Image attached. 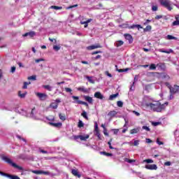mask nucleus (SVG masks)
Returning a JSON list of instances; mask_svg holds the SVG:
<instances>
[{
    "instance_id": "nucleus-58",
    "label": "nucleus",
    "mask_w": 179,
    "mask_h": 179,
    "mask_svg": "<svg viewBox=\"0 0 179 179\" xmlns=\"http://www.w3.org/2000/svg\"><path fill=\"white\" fill-rule=\"evenodd\" d=\"M76 7H78V4L70 6L67 7V9H72L73 8H76Z\"/></svg>"
},
{
    "instance_id": "nucleus-59",
    "label": "nucleus",
    "mask_w": 179,
    "mask_h": 179,
    "mask_svg": "<svg viewBox=\"0 0 179 179\" xmlns=\"http://www.w3.org/2000/svg\"><path fill=\"white\" fill-rule=\"evenodd\" d=\"M43 171H34V174H42Z\"/></svg>"
},
{
    "instance_id": "nucleus-47",
    "label": "nucleus",
    "mask_w": 179,
    "mask_h": 179,
    "mask_svg": "<svg viewBox=\"0 0 179 179\" xmlns=\"http://www.w3.org/2000/svg\"><path fill=\"white\" fill-rule=\"evenodd\" d=\"M117 107H122V106H124V103L121 101H118L117 102Z\"/></svg>"
},
{
    "instance_id": "nucleus-61",
    "label": "nucleus",
    "mask_w": 179,
    "mask_h": 179,
    "mask_svg": "<svg viewBox=\"0 0 179 179\" xmlns=\"http://www.w3.org/2000/svg\"><path fill=\"white\" fill-rule=\"evenodd\" d=\"M65 90L67 93H71L72 92V90L71 88H65Z\"/></svg>"
},
{
    "instance_id": "nucleus-33",
    "label": "nucleus",
    "mask_w": 179,
    "mask_h": 179,
    "mask_svg": "<svg viewBox=\"0 0 179 179\" xmlns=\"http://www.w3.org/2000/svg\"><path fill=\"white\" fill-rule=\"evenodd\" d=\"M28 80H37V76H31L28 77Z\"/></svg>"
},
{
    "instance_id": "nucleus-18",
    "label": "nucleus",
    "mask_w": 179,
    "mask_h": 179,
    "mask_svg": "<svg viewBox=\"0 0 179 179\" xmlns=\"http://www.w3.org/2000/svg\"><path fill=\"white\" fill-rule=\"evenodd\" d=\"M50 108H53V110H57L58 108V103L57 102H52L50 104Z\"/></svg>"
},
{
    "instance_id": "nucleus-19",
    "label": "nucleus",
    "mask_w": 179,
    "mask_h": 179,
    "mask_svg": "<svg viewBox=\"0 0 179 179\" xmlns=\"http://www.w3.org/2000/svg\"><path fill=\"white\" fill-rule=\"evenodd\" d=\"M159 52H164L165 54H171L173 52V50L169 49V50H164V49H159Z\"/></svg>"
},
{
    "instance_id": "nucleus-40",
    "label": "nucleus",
    "mask_w": 179,
    "mask_h": 179,
    "mask_svg": "<svg viewBox=\"0 0 179 179\" xmlns=\"http://www.w3.org/2000/svg\"><path fill=\"white\" fill-rule=\"evenodd\" d=\"M42 174L44 176H52V173H51L50 171H42Z\"/></svg>"
},
{
    "instance_id": "nucleus-53",
    "label": "nucleus",
    "mask_w": 179,
    "mask_h": 179,
    "mask_svg": "<svg viewBox=\"0 0 179 179\" xmlns=\"http://www.w3.org/2000/svg\"><path fill=\"white\" fill-rule=\"evenodd\" d=\"M15 71H16V67L15 66H12L11 69H10L11 73H15Z\"/></svg>"
},
{
    "instance_id": "nucleus-52",
    "label": "nucleus",
    "mask_w": 179,
    "mask_h": 179,
    "mask_svg": "<svg viewBox=\"0 0 179 179\" xmlns=\"http://www.w3.org/2000/svg\"><path fill=\"white\" fill-rule=\"evenodd\" d=\"M173 26H179V21L177 20L172 23Z\"/></svg>"
},
{
    "instance_id": "nucleus-10",
    "label": "nucleus",
    "mask_w": 179,
    "mask_h": 179,
    "mask_svg": "<svg viewBox=\"0 0 179 179\" xmlns=\"http://www.w3.org/2000/svg\"><path fill=\"white\" fill-rule=\"evenodd\" d=\"M101 47L102 46L100 44L97 43L96 45L87 46L86 48L89 51H92V50H96V48H101Z\"/></svg>"
},
{
    "instance_id": "nucleus-4",
    "label": "nucleus",
    "mask_w": 179,
    "mask_h": 179,
    "mask_svg": "<svg viewBox=\"0 0 179 179\" xmlns=\"http://www.w3.org/2000/svg\"><path fill=\"white\" fill-rule=\"evenodd\" d=\"M72 99H73V100H76L73 103H77V104H83V106H85V107H89V103H87V102L79 100V96H72Z\"/></svg>"
},
{
    "instance_id": "nucleus-5",
    "label": "nucleus",
    "mask_w": 179,
    "mask_h": 179,
    "mask_svg": "<svg viewBox=\"0 0 179 179\" xmlns=\"http://www.w3.org/2000/svg\"><path fill=\"white\" fill-rule=\"evenodd\" d=\"M122 26L126 29H138V30H140V29H143L141 24H133L129 26L128 24H124Z\"/></svg>"
},
{
    "instance_id": "nucleus-36",
    "label": "nucleus",
    "mask_w": 179,
    "mask_h": 179,
    "mask_svg": "<svg viewBox=\"0 0 179 179\" xmlns=\"http://www.w3.org/2000/svg\"><path fill=\"white\" fill-rule=\"evenodd\" d=\"M59 117L62 121H65V120H66L65 115H62L61 113L59 114Z\"/></svg>"
},
{
    "instance_id": "nucleus-27",
    "label": "nucleus",
    "mask_w": 179,
    "mask_h": 179,
    "mask_svg": "<svg viewBox=\"0 0 179 179\" xmlns=\"http://www.w3.org/2000/svg\"><path fill=\"white\" fill-rule=\"evenodd\" d=\"M81 115L85 120H89V117H87V113H86V111L83 110V113H81Z\"/></svg>"
},
{
    "instance_id": "nucleus-63",
    "label": "nucleus",
    "mask_w": 179,
    "mask_h": 179,
    "mask_svg": "<svg viewBox=\"0 0 179 179\" xmlns=\"http://www.w3.org/2000/svg\"><path fill=\"white\" fill-rule=\"evenodd\" d=\"M103 134L106 136H108V133L107 132V129H103Z\"/></svg>"
},
{
    "instance_id": "nucleus-16",
    "label": "nucleus",
    "mask_w": 179,
    "mask_h": 179,
    "mask_svg": "<svg viewBox=\"0 0 179 179\" xmlns=\"http://www.w3.org/2000/svg\"><path fill=\"white\" fill-rule=\"evenodd\" d=\"M71 173L73 174V176H75V177H78V178H80V177H82V176L79 173V172L76 169H72Z\"/></svg>"
},
{
    "instance_id": "nucleus-43",
    "label": "nucleus",
    "mask_w": 179,
    "mask_h": 179,
    "mask_svg": "<svg viewBox=\"0 0 179 179\" xmlns=\"http://www.w3.org/2000/svg\"><path fill=\"white\" fill-rule=\"evenodd\" d=\"M31 83H30V81L29 82H24V85H23V89H27V85H30Z\"/></svg>"
},
{
    "instance_id": "nucleus-29",
    "label": "nucleus",
    "mask_w": 179,
    "mask_h": 179,
    "mask_svg": "<svg viewBox=\"0 0 179 179\" xmlns=\"http://www.w3.org/2000/svg\"><path fill=\"white\" fill-rule=\"evenodd\" d=\"M118 97V93L112 94L109 96V100H114V99H117Z\"/></svg>"
},
{
    "instance_id": "nucleus-46",
    "label": "nucleus",
    "mask_w": 179,
    "mask_h": 179,
    "mask_svg": "<svg viewBox=\"0 0 179 179\" xmlns=\"http://www.w3.org/2000/svg\"><path fill=\"white\" fill-rule=\"evenodd\" d=\"M96 132V135L97 136V138L101 141V135L100 134V131H95Z\"/></svg>"
},
{
    "instance_id": "nucleus-56",
    "label": "nucleus",
    "mask_w": 179,
    "mask_h": 179,
    "mask_svg": "<svg viewBox=\"0 0 179 179\" xmlns=\"http://www.w3.org/2000/svg\"><path fill=\"white\" fill-rule=\"evenodd\" d=\"M133 114H135L136 117H139V115H141V113H139V112H137L136 110H133Z\"/></svg>"
},
{
    "instance_id": "nucleus-25",
    "label": "nucleus",
    "mask_w": 179,
    "mask_h": 179,
    "mask_svg": "<svg viewBox=\"0 0 179 179\" xmlns=\"http://www.w3.org/2000/svg\"><path fill=\"white\" fill-rule=\"evenodd\" d=\"M85 78H86V79H87V80H88V82H90V83L94 84V80H93V77L87 76H85Z\"/></svg>"
},
{
    "instance_id": "nucleus-8",
    "label": "nucleus",
    "mask_w": 179,
    "mask_h": 179,
    "mask_svg": "<svg viewBox=\"0 0 179 179\" xmlns=\"http://www.w3.org/2000/svg\"><path fill=\"white\" fill-rule=\"evenodd\" d=\"M36 114H37V109H36V108H33L28 114L25 115V116L30 117L31 118H36Z\"/></svg>"
},
{
    "instance_id": "nucleus-62",
    "label": "nucleus",
    "mask_w": 179,
    "mask_h": 179,
    "mask_svg": "<svg viewBox=\"0 0 179 179\" xmlns=\"http://www.w3.org/2000/svg\"><path fill=\"white\" fill-rule=\"evenodd\" d=\"M18 96L20 99H23V94H22V91L18 92Z\"/></svg>"
},
{
    "instance_id": "nucleus-21",
    "label": "nucleus",
    "mask_w": 179,
    "mask_h": 179,
    "mask_svg": "<svg viewBox=\"0 0 179 179\" xmlns=\"http://www.w3.org/2000/svg\"><path fill=\"white\" fill-rule=\"evenodd\" d=\"M117 114H118V112L115 111V110H113L108 113V115H109V117H111L112 118L115 117V115H117Z\"/></svg>"
},
{
    "instance_id": "nucleus-7",
    "label": "nucleus",
    "mask_w": 179,
    "mask_h": 179,
    "mask_svg": "<svg viewBox=\"0 0 179 179\" xmlns=\"http://www.w3.org/2000/svg\"><path fill=\"white\" fill-rule=\"evenodd\" d=\"M36 95L41 101H45V100L48 99V95H47V94L37 92Z\"/></svg>"
},
{
    "instance_id": "nucleus-54",
    "label": "nucleus",
    "mask_w": 179,
    "mask_h": 179,
    "mask_svg": "<svg viewBox=\"0 0 179 179\" xmlns=\"http://www.w3.org/2000/svg\"><path fill=\"white\" fill-rule=\"evenodd\" d=\"M135 82H134L130 87V90H131L132 92H134V90H135Z\"/></svg>"
},
{
    "instance_id": "nucleus-9",
    "label": "nucleus",
    "mask_w": 179,
    "mask_h": 179,
    "mask_svg": "<svg viewBox=\"0 0 179 179\" xmlns=\"http://www.w3.org/2000/svg\"><path fill=\"white\" fill-rule=\"evenodd\" d=\"M34 36H36V32L34 31L27 32L23 35V37H28V38H33Z\"/></svg>"
},
{
    "instance_id": "nucleus-23",
    "label": "nucleus",
    "mask_w": 179,
    "mask_h": 179,
    "mask_svg": "<svg viewBox=\"0 0 179 179\" xmlns=\"http://www.w3.org/2000/svg\"><path fill=\"white\" fill-rule=\"evenodd\" d=\"M78 90H79V92H83V93H88L89 92V90L84 87H78Z\"/></svg>"
},
{
    "instance_id": "nucleus-24",
    "label": "nucleus",
    "mask_w": 179,
    "mask_h": 179,
    "mask_svg": "<svg viewBox=\"0 0 179 179\" xmlns=\"http://www.w3.org/2000/svg\"><path fill=\"white\" fill-rule=\"evenodd\" d=\"M89 138H90L89 134H86L85 136L80 135V141H86L87 139H89Z\"/></svg>"
},
{
    "instance_id": "nucleus-38",
    "label": "nucleus",
    "mask_w": 179,
    "mask_h": 179,
    "mask_svg": "<svg viewBox=\"0 0 179 179\" xmlns=\"http://www.w3.org/2000/svg\"><path fill=\"white\" fill-rule=\"evenodd\" d=\"M144 163H147L148 164H150L151 163H153V159H147L143 161Z\"/></svg>"
},
{
    "instance_id": "nucleus-64",
    "label": "nucleus",
    "mask_w": 179,
    "mask_h": 179,
    "mask_svg": "<svg viewBox=\"0 0 179 179\" xmlns=\"http://www.w3.org/2000/svg\"><path fill=\"white\" fill-rule=\"evenodd\" d=\"M139 145V140L134 141V146H138Z\"/></svg>"
},
{
    "instance_id": "nucleus-30",
    "label": "nucleus",
    "mask_w": 179,
    "mask_h": 179,
    "mask_svg": "<svg viewBox=\"0 0 179 179\" xmlns=\"http://www.w3.org/2000/svg\"><path fill=\"white\" fill-rule=\"evenodd\" d=\"M124 45V41H118L115 43V45L117 47H121V45Z\"/></svg>"
},
{
    "instance_id": "nucleus-26",
    "label": "nucleus",
    "mask_w": 179,
    "mask_h": 179,
    "mask_svg": "<svg viewBox=\"0 0 179 179\" xmlns=\"http://www.w3.org/2000/svg\"><path fill=\"white\" fill-rule=\"evenodd\" d=\"M150 30H152V26H150V25H148L145 28L143 29V31L145 33H146L148 31H150Z\"/></svg>"
},
{
    "instance_id": "nucleus-41",
    "label": "nucleus",
    "mask_w": 179,
    "mask_h": 179,
    "mask_svg": "<svg viewBox=\"0 0 179 179\" xmlns=\"http://www.w3.org/2000/svg\"><path fill=\"white\" fill-rule=\"evenodd\" d=\"M53 50L55 51H59V50H61V46L60 45H54Z\"/></svg>"
},
{
    "instance_id": "nucleus-6",
    "label": "nucleus",
    "mask_w": 179,
    "mask_h": 179,
    "mask_svg": "<svg viewBox=\"0 0 179 179\" xmlns=\"http://www.w3.org/2000/svg\"><path fill=\"white\" fill-rule=\"evenodd\" d=\"M0 174L1 176H3L4 177H7L8 178H10V179H20V178L17 176L11 175L2 171H0Z\"/></svg>"
},
{
    "instance_id": "nucleus-11",
    "label": "nucleus",
    "mask_w": 179,
    "mask_h": 179,
    "mask_svg": "<svg viewBox=\"0 0 179 179\" xmlns=\"http://www.w3.org/2000/svg\"><path fill=\"white\" fill-rule=\"evenodd\" d=\"M94 97L99 99V100H103L104 99V95L102 94L100 92H96L94 93Z\"/></svg>"
},
{
    "instance_id": "nucleus-42",
    "label": "nucleus",
    "mask_w": 179,
    "mask_h": 179,
    "mask_svg": "<svg viewBox=\"0 0 179 179\" xmlns=\"http://www.w3.org/2000/svg\"><path fill=\"white\" fill-rule=\"evenodd\" d=\"M101 155H104V156H107V157L113 156V154L106 152H101Z\"/></svg>"
},
{
    "instance_id": "nucleus-17",
    "label": "nucleus",
    "mask_w": 179,
    "mask_h": 179,
    "mask_svg": "<svg viewBox=\"0 0 179 179\" xmlns=\"http://www.w3.org/2000/svg\"><path fill=\"white\" fill-rule=\"evenodd\" d=\"M50 124L52 125V127H55V128H61V127H62V123L61 122H57V123L50 122Z\"/></svg>"
},
{
    "instance_id": "nucleus-35",
    "label": "nucleus",
    "mask_w": 179,
    "mask_h": 179,
    "mask_svg": "<svg viewBox=\"0 0 179 179\" xmlns=\"http://www.w3.org/2000/svg\"><path fill=\"white\" fill-rule=\"evenodd\" d=\"M124 162H126L127 163H135V159H129L128 158H124Z\"/></svg>"
},
{
    "instance_id": "nucleus-15",
    "label": "nucleus",
    "mask_w": 179,
    "mask_h": 179,
    "mask_svg": "<svg viewBox=\"0 0 179 179\" xmlns=\"http://www.w3.org/2000/svg\"><path fill=\"white\" fill-rule=\"evenodd\" d=\"M83 97H84L85 101H87L89 103V104H93V98L92 97H90V96H86V95H85Z\"/></svg>"
},
{
    "instance_id": "nucleus-13",
    "label": "nucleus",
    "mask_w": 179,
    "mask_h": 179,
    "mask_svg": "<svg viewBox=\"0 0 179 179\" xmlns=\"http://www.w3.org/2000/svg\"><path fill=\"white\" fill-rule=\"evenodd\" d=\"M147 170H157V165L156 164H147L145 165Z\"/></svg>"
},
{
    "instance_id": "nucleus-31",
    "label": "nucleus",
    "mask_w": 179,
    "mask_h": 179,
    "mask_svg": "<svg viewBox=\"0 0 179 179\" xmlns=\"http://www.w3.org/2000/svg\"><path fill=\"white\" fill-rule=\"evenodd\" d=\"M44 89H46V90H48V92H52V87L50 85H44Z\"/></svg>"
},
{
    "instance_id": "nucleus-22",
    "label": "nucleus",
    "mask_w": 179,
    "mask_h": 179,
    "mask_svg": "<svg viewBox=\"0 0 179 179\" xmlns=\"http://www.w3.org/2000/svg\"><path fill=\"white\" fill-rule=\"evenodd\" d=\"M92 20H93L92 18L88 19L87 21H84V22H81V24H86L84 25V27H87L89 23H90V22H92Z\"/></svg>"
},
{
    "instance_id": "nucleus-1",
    "label": "nucleus",
    "mask_w": 179,
    "mask_h": 179,
    "mask_svg": "<svg viewBox=\"0 0 179 179\" xmlns=\"http://www.w3.org/2000/svg\"><path fill=\"white\" fill-rule=\"evenodd\" d=\"M146 107L150 108L152 111H156L157 113H162L163 110L166 108V106H169V102H165L162 104L159 101L155 103H145Z\"/></svg>"
},
{
    "instance_id": "nucleus-14",
    "label": "nucleus",
    "mask_w": 179,
    "mask_h": 179,
    "mask_svg": "<svg viewBox=\"0 0 179 179\" xmlns=\"http://www.w3.org/2000/svg\"><path fill=\"white\" fill-rule=\"evenodd\" d=\"M124 38H126V40L129 41V44H131L132 41H134V39L132 38V36L129 34H125Z\"/></svg>"
},
{
    "instance_id": "nucleus-12",
    "label": "nucleus",
    "mask_w": 179,
    "mask_h": 179,
    "mask_svg": "<svg viewBox=\"0 0 179 179\" xmlns=\"http://www.w3.org/2000/svg\"><path fill=\"white\" fill-rule=\"evenodd\" d=\"M170 90H171V93H172V94H176V93H178L179 86L174 85L173 87L170 88Z\"/></svg>"
},
{
    "instance_id": "nucleus-45",
    "label": "nucleus",
    "mask_w": 179,
    "mask_h": 179,
    "mask_svg": "<svg viewBox=\"0 0 179 179\" xmlns=\"http://www.w3.org/2000/svg\"><path fill=\"white\" fill-rule=\"evenodd\" d=\"M142 129H145L147 132H150V128H149L148 126H143Z\"/></svg>"
},
{
    "instance_id": "nucleus-60",
    "label": "nucleus",
    "mask_w": 179,
    "mask_h": 179,
    "mask_svg": "<svg viewBox=\"0 0 179 179\" xmlns=\"http://www.w3.org/2000/svg\"><path fill=\"white\" fill-rule=\"evenodd\" d=\"M157 143L159 145L164 144L163 142L160 141V140H159V138L157 139Z\"/></svg>"
},
{
    "instance_id": "nucleus-34",
    "label": "nucleus",
    "mask_w": 179,
    "mask_h": 179,
    "mask_svg": "<svg viewBox=\"0 0 179 179\" xmlns=\"http://www.w3.org/2000/svg\"><path fill=\"white\" fill-rule=\"evenodd\" d=\"M166 38L167 40H177V37L173 36L171 35H167Z\"/></svg>"
},
{
    "instance_id": "nucleus-2",
    "label": "nucleus",
    "mask_w": 179,
    "mask_h": 179,
    "mask_svg": "<svg viewBox=\"0 0 179 179\" xmlns=\"http://www.w3.org/2000/svg\"><path fill=\"white\" fill-rule=\"evenodd\" d=\"M2 160L6 162V163H8V164H10V166H12L14 167V169H17V170L22 171L23 170V167L18 166L15 162H12V159H10L9 157L6 156H2L1 157Z\"/></svg>"
},
{
    "instance_id": "nucleus-51",
    "label": "nucleus",
    "mask_w": 179,
    "mask_h": 179,
    "mask_svg": "<svg viewBox=\"0 0 179 179\" xmlns=\"http://www.w3.org/2000/svg\"><path fill=\"white\" fill-rule=\"evenodd\" d=\"M158 8L157 6H152V10L153 12H156V10H157Z\"/></svg>"
},
{
    "instance_id": "nucleus-48",
    "label": "nucleus",
    "mask_w": 179,
    "mask_h": 179,
    "mask_svg": "<svg viewBox=\"0 0 179 179\" xmlns=\"http://www.w3.org/2000/svg\"><path fill=\"white\" fill-rule=\"evenodd\" d=\"M94 130H95V132L99 131V124H97V122H94Z\"/></svg>"
},
{
    "instance_id": "nucleus-57",
    "label": "nucleus",
    "mask_w": 179,
    "mask_h": 179,
    "mask_svg": "<svg viewBox=\"0 0 179 179\" xmlns=\"http://www.w3.org/2000/svg\"><path fill=\"white\" fill-rule=\"evenodd\" d=\"M43 61H44V59H36L35 60V62H36V64H38V62H41Z\"/></svg>"
},
{
    "instance_id": "nucleus-37",
    "label": "nucleus",
    "mask_w": 179,
    "mask_h": 179,
    "mask_svg": "<svg viewBox=\"0 0 179 179\" xmlns=\"http://www.w3.org/2000/svg\"><path fill=\"white\" fill-rule=\"evenodd\" d=\"M138 132H139V129H133L130 131V134H131V135H134V134H138Z\"/></svg>"
},
{
    "instance_id": "nucleus-44",
    "label": "nucleus",
    "mask_w": 179,
    "mask_h": 179,
    "mask_svg": "<svg viewBox=\"0 0 179 179\" xmlns=\"http://www.w3.org/2000/svg\"><path fill=\"white\" fill-rule=\"evenodd\" d=\"M129 69H117V72H119V73H122V72H127V71H129Z\"/></svg>"
},
{
    "instance_id": "nucleus-49",
    "label": "nucleus",
    "mask_w": 179,
    "mask_h": 179,
    "mask_svg": "<svg viewBox=\"0 0 179 179\" xmlns=\"http://www.w3.org/2000/svg\"><path fill=\"white\" fill-rule=\"evenodd\" d=\"M112 131H113L114 135H117L118 132L120 131L118 129H113Z\"/></svg>"
},
{
    "instance_id": "nucleus-39",
    "label": "nucleus",
    "mask_w": 179,
    "mask_h": 179,
    "mask_svg": "<svg viewBox=\"0 0 179 179\" xmlns=\"http://www.w3.org/2000/svg\"><path fill=\"white\" fill-rule=\"evenodd\" d=\"M156 66H156V64H151L150 65V71H155V69H156Z\"/></svg>"
},
{
    "instance_id": "nucleus-20",
    "label": "nucleus",
    "mask_w": 179,
    "mask_h": 179,
    "mask_svg": "<svg viewBox=\"0 0 179 179\" xmlns=\"http://www.w3.org/2000/svg\"><path fill=\"white\" fill-rule=\"evenodd\" d=\"M157 66L159 68V69H161V71H164V69H166V65L162 63L157 64Z\"/></svg>"
},
{
    "instance_id": "nucleus-32",
    "label": "nucleus",
    "mask_w": 179,
    "mask_h": 179,
    "mask_svg": "<svg viewBox=\"0 0 179 179\" xmlns=\"http://www.w3.org/2000/svg\"><path fill=\"white\" fill-rule=\"evenodd\" d=\"M78 128H83V127H85V124L83 122L80 120H78Z\"/></svg>"
},
{
    "instance_id": "nucleus-28",
    "label": "nucleus",
    "mask_w": 179,
    "mask_h": 179,
    "mask_svg": "<svg viewBox=\"0 0 179 179\" xmlns=\"http://www.w3.org/2000/svg\"><path fill=\"white\" fill-rule=\"evenodd\" d=\"M50 9H55V10H59L62 9V7L57 6H51Z\"/></svg>"
},
{
    "instance_id": "nucleus-50",
    "label": "nucleus",
    "mask_w": 179,
    "mask_h": 179,
    "mask_svg": "<svg viewBox=\"0 0 179 179\" xmlns=\"http://www.w3.org/2000/svg\"><path fill=\"white\" fill-rule=\"evenodd\" d=\"M46 120H48V121H54L55 117H54V116H50V117H46Z\"/></svg>"
},
{
    "instance_id": "nucleus-55",
    "label": "nucleus",
    "mask_w": 179,
    "mask_h": 179,
    "mask_svg": "<svg viewBox=\"0 0 179 179\" xmlns=\"http://www.w3.org/2000/svg\"><path fill=\"white\" fill-rule=\"evenodd\" d=\"M150 22H152V20H146L145 22L143 23V24L146 26V24H149Z\"/></svg>"
},
{
    "instance_id": "nucleus-3",
    "label": "nucleus",
    "mask_w": 179,
    "mask_h": 179,
    "mask_svg": "<svg viewBox=\"0 0 179 179\" xmlns=\"http://www.w3.org/2000/svg\"><path fill=\"white\" fill-rule=\"evenodd\" d=\"M159 2L162 6L168 9V10H173L171 7V1L170 0H159Z\"/></svg>"
}]
</instances>
